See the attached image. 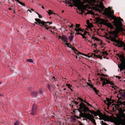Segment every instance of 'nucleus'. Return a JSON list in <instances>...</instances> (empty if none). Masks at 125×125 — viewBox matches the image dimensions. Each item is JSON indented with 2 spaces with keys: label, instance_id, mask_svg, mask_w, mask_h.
I'll return each instance as SVG.
<instances>
[{
  "label": "nucleus",
  "instance_id": "f257e3e1",
  "mask_svg": "<svg viewBox=\"0 0 125 125\" xmlns=\"http://www.w3.org/2000/svg\"><path fill=\"white\" fill-rule=\"evenodd\" d=\"M65 0L66 3H71L72 2L75 7L82 10H86V8L89 7L88 4L84 5V4L86 2L90 5H92L95 11L101 12V10H103L104 8L102 2L100 3L99 5L96 4L94 6L93 3L95 2L98 3L99 2L98 0H70V3L67 2V0Z\"/></svg>",
  "mask_w": 125,
  "mask_h": 125
},
{
  "label": "nucleus",
  "instance_id": "f03ea898",
  "mask_svg": "<svg viewBox=\"0 0 125 125\" xmlns=\"http://www.w3.org/2000/svg\"><path fill=\"white\" fill-rule=\"evenodd\" d=\"M122 105H125V101H118L115 105V109L117 110L119 109L121 112L119 114L120 117L115 119L114 123L116 125H125V114L121 108Z\"/></svg>",
  "mask_w": 125,
  "mask_h": 125
},
{
  "label": "nucleus",
  "instance_id": "7ed1b4c3",
  "mask_svg": "<svg viewBox=\"0 0 125 125\" xmlns=\"http://www.w3.org/2000/svg\"><path fill=\"white\" fill-rule=\"evenodd\" d=\"M79 105L80 110L84 113L86 112H89L94 115L95 116L98 115L99 117V119L101 120H103L105 121H107L109 119V117L108 116L103 115L98 110L96 112H95L94 110H90L88 108L86 107L83 103H82Z\"/></svg>",
  "mask_w": 125,
  "mask_h": 125
},
{
  "label": "nucleus",
  "instance_id": "20e7f679",
  "mask_svg": "<svg viewBox=\"0 0 125 125\" xmlns=\"http://www.w3.org/2000/svg\"><path fill=\"white\" fill-rule=\"evenodd\" d=\"M104 14L105 16L114 20L113 23L116 28H118L121 27L122 23L121 21H123V20L120 18H116V17L114 15L113 11L111 10L110 7L105 9Z\"/></svg>",
  "mask_w": 125,
  "mask_h": 125
},
{
  "label": "nucleus",
  "instance_id": "39448f33",
  "mask_svg": "<svg viewBox=\"0 0 125 125\" xmlns=\"http://www.w3.org/2000/svg\"><path fill=\"white\" fill-rule=\"evenodd\" d=\"M117 32L116 31L112 32V41L116 43V45H120V47L124 46V50H125V44L122 41L116 39L118 38Z\"/></svg>",
  "mask_w": 125,
  "mask_h": 125
},
{
  "label": "nucleus",
  "instance_id": "423d86ee",
  "mask_svg": "<svg viewBox=\"0 0 125 125\" xmlns=\"http://www.w3.org/2000/svg\"><path fill=\"white\" fill-rule=\"evenodd\" d=\"M69 28H72V30H73V31H76V33H75V35L80 34L81 36H82L83 39H84V40H86V37L82 33L83 31L81 30V29L80 28L75 29V26L72 24H70V25H69Z\"/></svg>",
  "mask_w": 125,
  "mask_h": 125
},
{
  "label": "nucleus",
  "instance_id": "0eeeda50",
  "mask_svg": "<svg viewBox=\"0 0 125 125\" xmlns=\"http://www.w3.org/2000/svg\"><path fill=\"white\" fill-rule=\"evenodd\" d=\"M80 116L81 117L87 118L92 122L95 125L96 124L95 122V120L94 119L93 116L89 113H80Z\"/></svg>",
  "mask_w": 125,
  "mask_h": 125
},
{
  "label": "nucleus",
  "instance_id": "6e6552de",
  "mask_svg": "<svg viewBox=\"0 0 125 125\" xmlns=\"http://www.w3.org/2000/svg\"><path fill=\"white\" fill-rule=\"evenodd\" d=\"M98 22L100 24L104 25L111 29L113 28L112 25L107 20L99 18L98 19Z\"/></svg>",
  "mask_w": 125,
  "mask_h": 125
},
{
  "label": "nucleus",
  "instance_id": "1a4fd4ad",
  "mask_svg": "<svg viewBox=\"0 0 125 125\" xmlns=\"http://www.w3.org/2000/svg\"><path fill=\"white\" fill-rule=\"evenodd\" d=\"M72 48V50H73L75 53L77 54V55H79L80 54H82L86 56L88 58H90L91 57H94L95 56V54L93 53H89L87 55L86 54H83L78 51L76 49H75L74 48Z\"/></svg>",
  "mask_w": 125,
  "mask_h": 125
},
{
  "label": "nucleus",
  "instance_id": "9d476101",
  "mask_svg": "<svg viewBox=\"0 0 125 125\" xmlns=\"http://www.w3.org/2000/svg\"><path fill=\"white\" fill-rule=\"evenodd\" d=\"M35 21L38 23L40 24V25L42 27H44L45 28L48 27V25L46 24V23H49V24H52V22H45L44 21H41L40 19H35Z\"/></svg>",
  "mask_w": 125,
  "mask_h": 125
},
{
  "label": "nucleus",
  "instance_id": "9b49d317",
  "mask_svg": "<svg viewBox=\"0 0 125 125\" xmlns=\"http://www.w3.org/2000/svg\"><path fill=\"white\" fill-rule=\"evenodd\" d=\"M100 81H102L103 83H102V86H104V85L107 84H111V82L110 81L108 80L105 79L103 78L100 77Z\"/></svg>",
  "mask_w": 125,
  "mask_h": 125
},
{
  "label": "nucleus",
  "instance_id": "f8f14e48",
  "mask_svg": "<svg viewBox=\"0 0 125 125\" xmlns=\"http://www.w3.org/2000/svg\"><path fill=\"white\" fill-rule=\"evenodd\" d=\"M106 100L108 102L107 105L108 106H109L110 105L112 104V106H113L114 105V104H113V103L114 102V101L113 100H111L110 99L106 98Z\"/></svg>",
  "mask_w": 125,
  "mask_h": 125
},
{
  "label": "nucleus",
  "instance_id": "ddd939ff",
  "mask_svg": "<svg viewBox=\"0 0 125 125\" xmlns=\"http://www.w3.org/2000/svg\"><path fill=\"white\" fill-rule=\"evenodd\" d=\"M65 37L64 36H62V37L61 39L62 40L64 41V42L65 43V44L68 47H69L70 48H71L72 49V48L71 47H72L69 46L70 45V43H67V42L65 40Z\"/></svg>",
  "mask_w": 125,
  "mask_h": 125
},
{
  "label": "nucleus",
  "instance_id": "4468645a",
  "mask_svg": "<svg viewBox=\"0 0 125 125\" xmlns=\"http://www.w3.org/2000/svg\"><path fill=\"white\" fill-rule=\"evenodd\" d=\"M87 84L88 86H89L91 87H92L93 90L97 94V93L98 92L97 91L95 88L93 87V86L90 83H87Z\"/></svg>",
  "mask_w": 125,
  "mask_h": 125
},
{
  "label": "nucleus",
  "instance_id": "2eb2a0df",
  "mask_svg": "<svg viewBox=\"0 0 125 125\" xmlns=\"http://www.w3.org/2000/svg\"><path fill=\"white\" fill-rule=\"evenodd\" d=\"M108 53L106 51L102 52H101L100 53V54L102 56H103L104 58H105L104 57V56L105 55H108Z\"/></svg>",
  "mask_w": 125,
  "mask_h": 125
},
{
  "label": "nucleus",
  "instance_id": "dca6fc26",
  "mask_svg": "<svg viewBox=\"0 0 125 125\" xmlns=\"http://www.w3.org/2000/svg\"><path fill=\"white\" fill-rule=\"evenodd\" d=\"M35 106V105H33V107L32 109V112L31 114L33 115H34L35 114V113L36 112V109L34 107Z\"/></svg>",
  "mask_w": 125,
  "mask_h": 125
},
{
  "label": "nucleus",
  "instance_id": "f3484780",
  "mask_svg": "<svg viewBox=\"0 0 125 125\" xmlns=\"http://www.w3.org/2000/svg\"><path fill=\"white\" fill-rule=\"evenodd\" d=\"M119 93L121 94L122 96H124L125 95V93L124 90H121L119 91Z\"/></svg>",
  "mask_w": 125,
  "mask_h": 125
},
{
  "label": "nucleus",
  "instance_id": "a211bd4d",
  "mask_svg": "<svg viewBox=\"0 0 125 125\" xmlns=\"http://www.w3.org/2000/svg\"><path fill=\"white\" fill-rule=\"evenodd\" d=\"M49 15H50L52 14H53L54 15H55L56 14L55 13H53L52 11L50 10H49L46 11Z\"/></svg>",
  "mask_w": 125,
  "mask_h": 125
},
{
  "label": "nucleus",
  "instance_id": "6ab92c4d",
  "mask_svg": "<svg viewBox=\"0 0 125 125\" xmlns=\"http://www.w3.org/2000/svg\"><path fill=\"white\" fill-rule=\"evenodd\" d=\"M77 100H79L80 101H81V102H84V103H86L88 105V106H91V105L90 104H89L88 103L86 102H85V101H84V100H83L82 98H80L79 97H78L77 99Z\"/></svg>",
  "mask_w": 125,
  "mask_h": 125
},
{
  "label": "nucleus",
  "instance_id": "aec40b11",
  "mask_svg": "<svg viewBox=\"0 0 125 125\" xmlns=\"http://www.w3.org/2000/svg\"><path fill=\"white\" fill-rule=\"evenodd\" d=\"M95 56H95L96 58H99L101 60L102 59V57L100 54L99 55H96L95 54Z\"/></svg>",
  "mask_w": 125,
  "mask_h": 125
},
{
  "label": "nucleus",
  "instance_id": "412c9836",
  "mask_svg": "<svg viewBox=\"0 0 125 125\" xmlns=\"http://www.w3.org/2000/svg\"><path fill=\"white\" fill-rule=\"evenodd\" d=\"M72 33H71V34H72ZM74 37V36L73 35H71L69 37V38L70 41L71 42L72 41L73 38Z\"/></svg>",
  "mask_w": 125,
  "mask_h": 125
},
{
  "label": "nucleus",
  "instance_id": "4be33fe9",
  "mask_svg": "<svg viewBox=\"0 0 125 125\" xmlns=\"http://www.w3.org/2000/svg\"><path fill=\"white\" fill-rule=\"evenodd\" d=\"M81 30L83 31V32H82V33L85 35H86L87 33H88V32L86 31H85L83 30H82L81 29Z\"/></svg>",
  "mask_w": 125,
  "mask_h": 125
},
{
  "label": "nucleus",
  "instance_id": "5701e85b",
  "mask_svg": "<svg viewBox=\"0 0 125 125\" xmlns=\"http://www.w3.org/2000/svg\"><path fill=\"white\" fill-rule=\"evenodd\" d=\"M27 61L29 62H30L32 63L33 62V61L31 59H28L27 60Z\"/></svg>",
  "mask_w": 125,
  "mask_h": 125
},
{
  "label": "nucleus",
  "instance_id": "b1692460",
  "mask_svg": "<svg viewBox=\"0 0 125 125\" xmlns=\"http://www.w3.org/2000/svg\"><path fill=\"white\" fill-rule=\"evenodd\" d=\"M101 124L102 125H108L106 123H104V121H101Z\"/></svg>",
  "mask_w": 125,
  "mask_h": 125
},
{
  "label": "nucleus",
  "instance_id": "393cba45",
  "mask_svg": "<svg viewBox=\"0 0 125 125\" xmlns=\"http://www.w3.org/2000/svg\"><path fill=\"white\" fill-rule=\"evenodd\" d=\"M66 86H67L68 87L70 88L71 90L72 89H71V86L69 84H66Z\"/></svg>",
  "mask_w": 125,
  "mask_h": 125
},
{
  "label": "nucleus",
  "instance_id": "a878e982",
  "mask_svg": "<svg viewBox=\"0 0 125 125\" xmlns=\"http://www.w3.org/2000/svg\"><path fill=\"white\" fill-rule=\"evenodd\" d=\"M76 26H75L74 25V26L75 27V29H76V28H78L80 26V24H76Z\"/></svg>",
  "mask_w": 125,
  "mask_h": 125
},
{
  "label": "nucleus",
  "instance_id": "bb28decb",
  "mask_svg": "<svg viewBox=\"0 0 125 125\" xmlns=\"http://www.w3.org/2000/svg\"><path fill=\"white\" fill-rule=\"evenodd\" d=\"M19 3H20V4H21V5L23 6H25L24 4L22 2H21L20 1V2Z\"/></svg>",
  "mask_w": 125,
  "mask_h": 125
},
{
  "label": "nucleus",
  "instance_id": "cd10ccee",
  "mask_svg": "<svg viewBox=\"0 0 125 125\" xmlns=\"http://www.w3.org/2000/svg\"><path fill=\"white\" fill-rule=\"evenodd\" d=\"M14 125H19V123L18 122L16 121L15 123L14 124Z\"/></svg>",
  "mask_w": 125,
  "mask_h": 125
},
{
  "label": "nucleus",
  "instance_id": "c85d7f7f",
  "mask_svg": "<svg viewBox=\"0 0 125 125\" xmlns=\"http://www.w3.org/2000/svg\"><path fill=\"white\" fill-rule=\"evenodd\" d=\"M88 25L90 27H93L92 24L91 23H89L88 24Z\"/></svg>",
  "mask_w": 125,
  "mask_h": 125
},
{
  "label": "nucleus",
  "instance_id": "c756f323",
  "mask_svg": "<svg viewBox=\"0 0 125 125\" xmlns=\"http://www.w3.org/2000/svg\"><path fill=\"white\" fill-rule=\"evenodd\" d=\"M36 13L38 14V16H39V18H42V17L38 13Z\"/></svg>",
  "mask_w": 125,
  "mask_h": 125
},
{
  "label": "nucleus",
  "instance_id": "7c9ffc66",
  "mask_svg": "<svg viewBox=\"0 0 125 125\" xmlns=\"http://www.w3.org/2000/svg\"><path fill=\"white\" fill-rule=\"evenodd\" d=\"M74 103L76 105H77L78 104V103L77 102L74 101Z\"/></svg>",
  "mask_w": 125,
  "mask_h": 125
},
{
  "label": "nucleus",
  "instance_id": "2f4dec72",
  "mask_svg": "<svg viewBox=\"0 0 125 125\" xmlns=\"http://www.w3.org/2000/svg\"><path fill=\"white\" fill-rule=\"evenodd\" d=\"M15 0L17 2H18L19 3L20 1H19V0Z\"/></svg>",
  "mask_w": 125,
  "mask_h": 125
},
{
  "label": "nucleus",
  "instance_id": "473e14b6",
  "mask_svg": "<svg viewBox=\"0 0 125 125\" xmlns=\"http://www.w3.org/2000/svg\"><path fill=\"white\" fill-rule=\"evenodd\" d=\"M62 37H61V36H59V39H61Z\"/></svg>",
  "mask_w": 125,
  "mask_h": 125
},
{
  "label": "nucleus",
  "instance_id": "72a5a7b5",
  "mask_svg": "<svg viewBox=\"0 0 125 125\" xmlns=\"http://www.w3.org/2000/svg\"><path fill=\"white\" fill-rule=\"evenodd\" d=\"M29 11L30 12H31V10L29 9H28V10H27V11Z\"/></svg>",
  "mask_w": 125,
  "mask_h": 125
},
{
  "label": "nucleus",
  "instance_id": "f704fd0d",
  "mask_svg": "<svg viewBox=\"0 0 125 125\" xmlns=\"http://www.w3.org/2000/svg\"><path fill=\"white\" fill-rule=\"evenodd\" d=\"M45 28H46V29L47 30H48V29H49V28H48V27H46Z\"/></svg>",
  "mask_w": 125,
  "mask_h": 125
},
{
  "label": "nucleus",
  "instance_id": "c9c22d12",
  "mask_svg": "<svg viewBox=\"0 0 125 125\" xmlns=\"http://www.w3.org/2000/svg\"><path fill=\"white\" fill-rule=\"evenodd\" d=\"M98 52H99V51H97V52H95V53H96V54H98Z\"/></svg>",
  "mask_w": 125,
  "mask_h": 125
},
{
  "label": "nucleus",
  "instance_id": "e433bc0d",
  "mask_svg": "<svg viewBox=\"0 0 125 125\" xmlns=\"http://www.w3.org/2000/svg\"><path fill=\"white\" fill-rule=\"evenodd\" d=\"M34 24V25H35V24H37V23L36 22H35Z\"/></svg>",
  "mask_w": 125,
  "mask_h": 125
},
{
  "label": "nucleus",
  "instance_id": "4c0bfd02",
  "mask_svg": "<svg viewBox=\"0 0 125 125\" xmlns=\"http://www.w3.org/2000/svg\"><path fill=\"white\" fill-rule=\"evenodd\" d=\"M118 77V79H120V78H121V77H119V76H117Z\"/></svg>",
  "mask_w": 125,
  "mask_h": 125
},
{
  "label": "nucleus",
  "instance_id": "58836bf2",
  "mask_svg": "<svg viewBox=\"0 0 125 125\" xmlns=\"http://www.w3.org/2000/svg\"><path fill=\"white\" fill-rule=\"evenodd\" d=\"M96 52H97V51H95V50H94V51H93V52H94L95 53Z\"/></svg>",
  "mask_w": 125,
  "mask_h": 125
},
{
  "label": "nucleus",
  "instance_id": "ea45409f",
  "mask_svg": "<svg viewBox=\"0 0 125 125\" xmlns=\"http://www.w3.org/2000/svg\"><path fill=\"white\" fill-rule=\"evenodd\" d=\"M42 9H44V7H43V6H42Z\"/></svg>",
  "mask_w": 125,
  "mask_h": 125
},
{
  "label": "nucleus",
  "instance_id": "a19ab883",
  "mask_svg": "<svg viewBox=\"0 0 125 125\" xmlns=\"http://www.w3.org/2000/svg\"><path fill=\"white\" fill-rule=\"evenodd\" d=\"M112 87L113 88H114V90H115V87Z\"/></svg>",
  "mask_w": 125,
  "mask_h": 125
},
{
  "label": "nucleus",
  "instance_id": "79ce46f5",
  "mask_svg": "<svg viewBox=\"0 0 125 125\" xmlns=\"http://www.w3.org/2000/svg\"><path fill=\"white\" fill-rule=\"evenodd\" d=\"M53 78L54 79H55V78L54 77H53Z\"/></svg>",
  "mask_w": 125,
  "mask_h": 125
},
{
  "label": "nucleus",
  "instance_id": "37998d69",
  "mask_svg": "<svg viewBox=\"0 0 125 125\" xmlns=\"http://www.w3.org/2000/svg\"><path fill=\"white\" fill-rule=\"evenodd\" d=\"M89 21L88 20H87V23H88V22Z\"/></svg>",
  "mask_w": 125,
  "mask_h": 125
},
{
  "label": "nucleus",
  "instance_id": "c03bdc74",
  "mask_svg": "<svg viewBox=\"0 0 125 125\" xmlns=\"http://www.w3.org/2000/svg\"><path fill=\"white\" fill-rule=\"evenodd\" d=\"M75 57H76V58H77V56H76Z\"/></svg>",
  "mask_w": 125,
  "mask_h": 125
},
{
  "label": "nucleus",
  "instance_id": "a18cd8bd",
  "mask_svg": "<svg viewBox=\"0 0 125 125\" xmlns=\"http://www.w3.org/2000/svg\"><path fill=\"white\" fill-rule=\"evenodd\" d=\"M64 12V11L63 10L62 12V13H63V12Z\"/></svg>",
  "mask_w": 125,
  "mask_h": 125
},
{
  "label": "nucleus",
  "instance_id": "49530a36",
  "mask_svg": "<svg viewBox=\"0 0 125 125\" xmlns=\"http://www.w3.org/2000/svg\"><path fill=\"white\" fill-rule=\"evenodd\" d=\"M96 45V44H94V46H95Z\"/></svg>",
  "mask_w": 125,
  "mask_h": 125
},
{
  "label": "nucleus",
  "instance_id": "de8ad7c7",
  "mask_svg": "<svg viewBox=\"0 0 125 125\" xmlns=\"http://www.w3.org/2000/svg\"><path fill=\"white\" fill-rule=\"evenodd\" d=\"M31 10H32V11H34V10H32V9H31Z\"/></svg>",
  "mask_w": 125,
  "mask_h": 125
},
{
  "label": "nucleus",
  "instance_id": "09e8293b",
  "mask_svg": "<svg viewBox=\"0 0 125 125\" xmlns=\"http://www.w3.org/2000/svg\"><path fill=\"white\" fill-rule=\"evenodd\" d=\"M9 9L10 10H11V8H10Z\"/></svg>",
  "mask_w": 125,
  "mask_h": 125
},
{
  "label": "nucleus",
  "instance_id": "8fccbe9b",
  "mask_svg": "<svg viewBox=\"0 0 125 125\" xmlns=\"http://www.w3.org/2000/svg\"><path fill=\"white\" fill-rule=\"evenodd\" d=\"M1 84V83L0 82V84Z\"/></svg>",
  "mask_w": 125,
  "mask_h": 125
},
{
  "label": "nucleus",
  "instance_id": "3c124183",
  "mask_svg": "<svg viewBox=\"0 0 125 125\" xmlns=\"http://www.w3.org/2000/svg\"><path fill=\"white\" fill-rule=\"evenodd\" d=\"M64 90H65V89H64Z\"/></svg>",
  "mask_w": 125,
  "mask_h": 125
}]
</instances>
